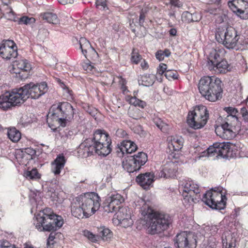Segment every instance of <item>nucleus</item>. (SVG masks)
<instances>
[{"instance_id": "obj_1", "label": "nucleus", "mask_w": 248, "mask_h": 248, "mask_svg": "<svg viewBox=\"0 0 248 248\" xmlns=\"http://www.w3.org/2000/svg\"><path fill=\"white\" fill-rule=\"evenodd\" d=\"M48 91L46 82L34 83L30 82L18 89H14L11 93L6 92L0 96V108L7 110L11 107L23 103L29 98L37 99Z\"/></svg>"}, {"instance_id": "obj_2", "label": "nucleus", "mask_w": 248, "mask_h": 248, "mask_svg": "<svg viewBox=\"0 0 248 248\" xmlns=\"http://www.w3.org/2000/svg\"><path fill=\"white\" fill-rule=\"evenodd\" d=\"M142 214L144 216L148 234H159L172 227L173 217L168 213L148 208L147 211Z\"/></svg>"}, {"instance_id": "obj_3", "label": "nucleus", "mask_w": 248, "mask_h": 248, "mask_svg": "<svg viewBox=\"0 0 248 248\" xmlns=\"http://www.w3.org/2000/svg\"><path fill=\"white\" fill-rule=\"evenodd\" d=\"M223 84L215 76H204L199 80L198 89L202 96L210 102H215L222 97Z\"/></svg>"}, {"instance_id": "obj_4", "label": "nucleus", "mask_w": 248, "mask_h": 248, "mask_svg": "<svg viewBox=\"0 0 248 248\" xmlns=\"http://www.w3.org/2000/svg\"><path fill=\"white\" fill-rule=\"evenodd\" d=\"M49 114L54 121L57 122L63 127L77 119L74 108L67 102H60L58 105H53L49 109Z\"/></svg>"}, {"instance_id": "obj_5", "label": "nucleus", "mask_w": 248, "mask_h": 248, "mask_svg": "<svg viewBox=\"0 0 248 248\" xmlns=\"http://www.w3.org/2000/svg\"><path fill=\"white\" fill-rule=\"evenodd\" d=\"M51 209L46 208L35 216L34 225L40 231H56L63 225V221L61 216L54 213L49 214Z\"/></svg>"}, {"instance_id": "obj_6", "label": "nucleus", "mask_w": 248, "mask_h": 248, "mask_svg": "<svg viewBox=\"0 0 248 248\" xmlns=\"http://www.w3.org/2000/svg\"><path fill=\"white\" fill-rule=\"evenodd\" d=\"M241 118L227 116L224 123L215 128L217 135L220 138L230 140L234 138L240 129Z\"/></svg>"}, {"instance_id": "obj_7", "label": "nucleus", "mask_w": 248, "mask_h": 248, "mask_svg": "<svg viewBox=\"0 0 248 248\" xmlns=\"http://www.w3.org/2000/svg\"><path fill=\"white\" fill-rule=\"evenodd\" d=\"M236 152L233 145L230 142H215L210 146L203 152L202 155L208 156H220L223 158L230 159L236 156Z\"/></svg>"}, {"instance_id": "obj_8", "label": "nucleus", "mask_w": 248, "mask_h": 248, "mask_svg": "<svg viewBox=\"0 0 248 248\" xmlns=\"http://www.w3.org/2000/svg\"><path fill=\"white\" fill-rule=\"evenodd\" d=\"M92 141V144L95 148L97 154L107 156L111 151V140L109 135L104 130H96L92 138H89Z\"/></svg>"}, {"instance_id": "obj_9", "label": "nucleus", "mask_w": 248, "mask_h": 248, "mask_svg": "<svg viewBox=\"0 0 248 248\" xmlns=\"http://www.w3.org/2000/svg\"><path fill=\"white\" fill-rule=\"evenodd\" d=\"M209 118L208 111L203 105L196 106L194 109L189 111L186 122L188 125L194 129L202 128L206 124Z\"/></svg>"}, {"instance_id": "obj_10", "label": "nucleus", "mask_w": 248, "mask_h": 248, "mask_svg": "<svg viewBox=\"0 0 248 248\" xmlns=\"http://www.w3.org/2000/svg\"><path fill=\"white\" fill-rule=\"evenodd\" d=\"M202 201L212 209L220 210L226 207V198L223 195L221 190L217 188V190L207 191L203 195Z\"/></svg>"}, {"instance_id": "obj_11", "label": "nucleus", "mask_w": 248, "mask_h": 248, "mask_svg": "<svg viewBox=\"0 0 248 248\" xmlns=\"http://www.w3.org/2000/svg\"><path fill=\"white\" fill-rule=\"evenodd\" d=\"M81 207L87 214V216L95 213L100 207V197L95 192H88L77 197Z\"/></svg>"}, {"instance_id": "obj_12", "label": "nucleus", "mask_w": 248, "mask_h": 248, "mask_svg": "<svg viewBox=\"0 0 248 248\" xmlns=\"http://www.w3.org/2000/svg\"><path fill=\"white\" fill-rule=\"evenodd\" d=\"M217 31L216 33L217 41L222 44L228 49H234L237 48L238 38L239 34L235 28L232 26L226 28L225 31Z\"/></svg>"}, {"instance_id": "obj_13", "label": "nucleus", "mask_w": 248, "mask_h": 248, "mask_svg": "<svg viewBox=\"0 0 248 248\" xmlns=\"http://www.w3.org/2000/svg\"><path fill=\"white\" fill-rule=\"evenodd\" d=\"M182 186V196L184 202H196L199 201V199H201L200 190L197 184H194L192 182H187Z\"/></svg>"}, {"instance_id": "obj_14", "label": "nucleus", "mask_w": 248, "mask_h": 248, "mask_svg": "<svg viewBox=\"0 0 248 248\" xmlns=\"http://www.w3.org/2000/svg\"><path fill=\"white\" fill-rule=\"evenodd\" d=\"M18 55L17 47L12 40H4L0 45V56L5 60L15 59Z\"/></svg>"}, {"instance_id": "obj_15", "label": "nucleus", "mask_w": 248, "mask_h": 248, "mask_svg": "<svg viewBox=\"0 0 248 248\" xmlns=\"http://www.w3.org/2000/svg\"><path fill=\"white\" fill-rule=\"evenodd\" d=\"M174 245L177 248H193L196 247V241L190 232H182L178 233L173 239Z\"/></svg>"}, {"instance_id": "obj_16", "label": "nucleus", "mask_w": 248, "mask_h": 248, "mask_svg": "<svg viewBox=\"0 0 248 248\" xmlns=\"http://www.w3.org/2000/svg\"><path fill=\"white\" fill-rule=\"evenodd\" d=\"M232 11L243 19L248 18V2L244 0H232L228 2Z\"/></svg>"}, {"instance_id": "obj_17", "label": "nucleus", "mask_w": 248, "mask_h": 248, "mask_svg": "<svg viewBox=\"0 0 248 248\" xmlns=\"http://www.w3.org/2000/svg\"><path fill=\"white\" fill-rule=\"evenodd\" d=\"M178 162L176 160L166 162L161 166L156 173V176L159 178H174L178 171Z\"/></svg>"}, {"instance_id": "obj_18", "label": "nucleus", "mask_w": 248, "mask_h": 248, "mask_svg": "<svg viewBox=\"0 0 248 248\" xmlns=\"http://www.w3.org/2000/svg\"><path fill=\"white\" fill-rule=\"evenodd\" d=\"M124 201L122 196L119 194L108 195L102 204L105 212L112 213L116 212L119 206H117Z\"/></svg>"}, {"instance_id": "obj_19", "label": "nucleus", "mask_w": 248, "mask_h": 248, "mask_svg": "<svg viewBox=\"0 0 248 248\" xmlns=\"http://www.w3.org/2000/svg\"><path fill=\"white\" fill-rule=\"evenodd\" d=\"M91 139H86L81 143L78 149V155L82 158H87L93 155L94 153L97 154L94 146L92 144L93 142Z\"/></svg>"}, {"instance_id": "obj_20", "label": "nucleus", "mask_w": 248, "mask_h": 248, "mask_svg": "<svg viewBox=\"0 0 248 248\" xmlns=\"http://www.w3.org/2000/svg\"><path fill=\"white\" fill-rule=\"evenodd\" d=\"M154 177V173L147 172L138 175L136 177V181L144 189L147 190L152 186Z\"/></svg>"}, {"instance_id": "obj_21", "label": "nucleus", "mask_w": 248, "mask_h": 248, "mask_svg": "<svg viewBox=\"0 0 248 248\" xmlns=\"http://www.w3.org/2000/svg\"><path fill=\"white\" fill-rule=\"evenodd\" d=\"M137 149L138 147L134 142L130 140H124L121 142L120 144L117 145L116 152L118 155L121 156L120 154L123 156L124 154H131L135 152Z\"/></svg>"}, {"instance_id": "obj_22", "label": "nucleus", "mask_w": 248, "mask_h": 248, "mask_svg": "<svg viewBox=\"0 0 248 248\" xmlns=\"http://www.w3.org/2000/svg\"><path fill=\"white\" fill-rule=\"evenodd\" d=\"M223 58V52L221 49H212L207 57V67L210 71H212L214 68V65L216 63L221 61Z\"/></svg>"}, {"instance_id": "obj_23", "label": "nucleus", "mask_w": 248, "mask_h": 248, "mask_svg": "<svg viewBox=\"0 0 248 248\" xmlns=\"http://www.w3.org/2000/svg\"><path fill=\"white\" fill-rule=\"evenodd\" d=\"M71 210L72 215L78 218H83L84 217H88L87 214L83 210L80 205L79 202L77 197L73 199L71 204Z\"/></svg>"}, {"instance_id": "obj_24", "label": "nucleus", "mask_w": 248, "mask_h": 248, "mask_svg": "<svg viewBox=\"0 0 248 248\" xmlns=\"http://www.w3.org/2000/svg\"><path fill=\"white\" fill-rule=\"evenodd\" d=\"M66 160L63 154H59L51 163V170L55 175L59 174L64 168Z\"/></svg>"}, {"instance_id": "obj_25", "label": "nucleus", "mask_w": 248, "mask_h": 248, "mask_svg": "<svg viewBox=\"0 0 248 248\" xmlns=\"http://www.w3.org/2000/svg\"><path fill=\"white\" fill-rule=\"evenodd\" d=\"M123 167L129 173L137 171L140 169V166L138 165L130 156H127L123 161Z\"/></svg>"}, {"instance_id": "obj_26", "label": "nucleus", "mask_w": 248, "mask_h": 248, "mask_svg": "<svg viewBox=\"0 0 248 248\" xmlns=\"http://www.w3.org/2000/svg\"><path fill=\"white\" fill-rule=\"evenodd\" d=\"M233 233L227 232L222 236L223 248H234L236 246V238Z\"/></svg>"}, {"instance_id": "obj_27", "label": "nucleus", "mask_w": 248, "mask_h": 248, "mask_svg": "<svg viewBox=\"0 0 248 248\" xmlns=\"http://www.w3.org/2000/svg\"><path fill=\"white\" fill-rule=\"evenodd\" d=\"M79 47L81 50L82 53L87 58V53L93 52L97 54L94 48L92 47L90 42L85 38L81 37L79 40Z\"/></svg>"}, {"instance_id": "obj_28", "label": "nucleus", "mask_w": 248, "mask_h": 248, "mask_svg": "<svg viewBox=\"0 0 248 248\" xmlns=\"http://www.w3.org/2000/svg\"><path fill=\"white\" fill-rule=\"evenodd\" d=\"M214 66V68L212 71L219 73H226L231 69L227 61L223 58L221 59V61L216 63Z\"/></svg>"}, {"instance_id": "obj_29", "label": "nucleus", "mask_w": 248, "mask_h": 248, "mask_svg": "<svg viewBox=\"0 0 248 248\" xmlns=\"http://www.w3.org/2000/svg\"><path fill=\"white\" fill-rule=\"evenodd\" d=\"M31 64L27 60H21L16 61V65H13V72L24 70V71H30L31 69Z\"/></svg>"}, {"instance_id": "obj_30", "label": "nucleus", "mask_w": 248, "mask_h": 248, "mask_svg": "<svg viewBox=\"0 0 248 248\" xmlns=\"http://www.w3.org/2000/svg\"><path fill=\"white\" fill-rule=\"evenodd\" d=\"M183 146V139L182 137L173 138L169 145L170 150L177 152H179L182 148Z\"/></svg>"}, {"instance_id": "obj_31", "label": "nucleus", "mask_w": 248, "mask_h": 248, "mask_svg": "<svg viewBox=\"0 0 248 248\" xmlns=\"http://www.w3.org/2000/svg\"><path fill=\"white\" fill-rule=\"evenodd\" d=\"M134 161L140 166L141 168L143 166L148 160L147 155L143 152H139L137 154L134 155H131Z\"/></svg>"}, {"instance_id": "obj_32", "label": "nucleus", "mask_w": 248, "mask_h": 248, "mask_svg": "<svg viewBox=\"0 0 248 248\" xmlns=\"http://www.w3.org/2000/svg\"><path fill=\"white\" fill-rule=\"evenodd\" d=\"M155 76L153 74L145 75L141 77L139 82L141 81V84L143 86L149 87L153 85L155 81ZM140 84V83H139Z\"/></svg>"}, {"instance_id": "obj_33", "label": "nucleus", "mask_w": 248, "mask_h": 248, "mask_svg": "<svg viewBox=\"0 0 248 248\" xmlns=\"http://www.w3.org/2000/svg\"><path fill=\"white\" fill-rule=\"evenodd\" d=\"M7 136L9 139L14 142L18 141L21 138L20 132L15 127H12L8 129Z\"/></svg>"}, {"instance_id": "obj_34", "label": "nucleus", "mask_w": 248, "mask_h": 248, "mask_svg": "<svg viewBox=\"0 0 248 248\" xmlns=\"http://www.w3.org/2000/svg\"><path fill=\"white\" fill-rule=\"evenodd\" d=\"M98 235L104 241H108L112 236V233L111 231L108 229L105 228L104 227H101L99 229Z\"/></svg>"}, {"instance_id": "obj_35", "label": "nucleus", "mask_w": 248, "mask_h": 248, "mask_svg": "<svg viewBox=\"0 0 248 248\" xmlns=\"http://www.w3.org/2000/svg\"><path fill=\"white\" fill-rule=\"evenodd\" d=\"M118 209L117 214L118 220H124V218L131 217V212L129 208L119 206Z\"/></svg>"}, {"instance_id": "obj_36", "label": "nucleus", "mask_w": 248, "mask_h": 248, "mask_svg": "<svg viewBox=\"0 0 248 248\" xmlns=\"http://www.w3.org/2000/svg\"><path fill=\"white\" fill-rule=\"evenodd\" d=\"M44 20H46L47 22L53 24H57L59 22V19L56 14L47 12L44 13L43 16Z\"/></svg>"}, {"instance_id": "obj_37", "label": "nucleus", "mask_w": 248, "mask_h": 248, "mask_svg": "<svg viewBox=\"0 0 248 248\" xmlns=\"http://www.w3.org/2000/svg\"><path fill=\"white\" fill-rule=\"evenodd\" d=\"M247 46H248V38H246L243 35L239 34V38H238V42H237V48H234V49H245Z\"/></svg>"}, {"instance_id": "obj_38", "label": "nucleus", "mask_w": 248, "mask_h": 248, "mask_svg": "<svg viewBox=\"0 0 248 248\" xmlns=\"http://www.w3.org/2000/svg\"><path fill=\"white\" fill-rule=\"evenodd\" d=\"M24 175L29 179L36 180L41 178V175L39 173L36 169H33L30 171H27L25 172Z\"/></svg>"}, {"instance_id": "obj_39", "label": "nucleus", "mask_w": 248, "mask_h": 248, "mask_svg": "<svg viewBox=\"0 0 248 248\" xmlns=\"http://www.w3.org/2000/svg\"><path fill=\"white\" fill-rule=\"evenodd\" d=\"M167 71V65L165 63H160L157 69V74L156 76H155V78H156L158 81L160 82L162 81L161 77L164 73L165 74Z\"/></svg>"}, {"instance_id": "obj_40", "label": "nucleus", "mask_w": 248, "mask_h": 248, "mask_svg": "<svg viewBox=\"0 0 248 248\" xmlns=\"http://www.w3.org/2000/svg\"><path fill=\"white\" fill-rule=\"evenodd\" d=\"M83 235L92 242L96 243L100 239V237L98 235L94 234L88 230L83 231Z\"/></svg>"}, {"instance_id": "obj_41", "label": "nucleus", "mask_w": 248, "mask_h": 248, "mask_svg": "<svg viewBox=\"0 0 248 248\" xmlns=\"http://www.w3.org/2000/svg\"><path fill=\"white\" fill-rule=\"evenodd\" d=\"M224 110L227 113V116H235L236 117H241L240 116V110H238L237 108L229 107H225Z\"/></svg>"}, {"instance_id": "obj_42", "label": "nucleus", "mask_w": 248, "mask_h": 248, "mask_svg": "<svg viewBox=\"0 0 248 248\" xmlns=\"http://www.w3.org/2000/svg\"><path fill=\"white\" fill-rule=\"evenodd\" d=\"M166 78L169 80L178 79L179 75L177 71L172 70H167L165 74Z\"/></svg>"}, {"instance_id": "obj_43", "label": "nucleus", "mask_w": 248, "mask_h": 248, "mask_svg": "<svg viewBox=\"0 0 248 248\" xmlns=\"http://www.w3.org/2000/svg\"><path fill=\"white\" fill-rule=\"evenodd\" d=\"M141 59V56L138 52H136L135 49L134 48L131 53V60L132 62L135 64H138Z\"/></svg>"}, {"instance_id": "obj_44", "label": "nucleus", "mask_w": 248, "mask_h": 248, "mask_svg": "<svg viewBox=\"0 0 248 248\" xmlns=\"http://www.w3.org/2000/svg\"><path fill=\"white\" fill-rule=\"evenodd\" d=\"M29 71H24V70H19V71H15L13 72L16 74V77L18 78L21 80L25 79L28 78L29 74Z\"/></svg>"}, {"instance_id": "obj_45", "label": "nucleus", "mask_w": 248, "mask_h": 248, "mask_svg": "<svg viewBox=\"0 0 248 248\" xmlns=\"http://www.w3.org/2000/svg\"><path fill=\"white\" fill-rule=\"evenodd\" d=\"M182 19L184 22H191V20H192V14L188 11L184 12L182 15Z\"/></svg>"}, {"instance_id": "obj_46", "label": "nucleus", "mask_w": 248, "mask_h": 248, "mask_svg": "<svg viewBox=\"0 0 248 248\" xmlns=\"http://www.w3.org/2000/svg\"><path fill=\"white\" fill-rule=\"evenodd\" d=\"M239 113L241 118V120H244L245 122L248 123V111L245 107L242 108L240 110Z\"/></svg>"}, {"instance_id": "obj_47", "label": "nucleus", "mask_w": 248, "mask_h": 248, "mask_svg": "<svg viewBox=\"0 0 248 248\" xmlns=\"http://www.w3.org/2000/svg\"><path fill=\"white\" fill-rule=\"evenodd\" d=\"M124 228L127 227L132 225L133 221L130 217H126L124 220H118Z\"/></svg>"}, {"instance_id": "obj_48", "label": "nucleus", "mask_w": 248, "mask_h": 248, "mask_svg": "<svg viewBox=\"0 0 248 248\" xmlns=\"http://www.w3.org/2000/svg\"><path fill=\"white\" fill-rule=\"evenodd\" d=\"M21 152L23 155H24L25 154L29 155L31 158H32V156L33 155L36 154V151L31 147L23 149Z\"/></svg>"}, {"instance_id": "obj_49", "label": "nucleus", "mask_w": 248, "mask_h": 248, "mask_svg": "<svg viewBox=\"0 0 248 248\" xmlns=\"http://www.w3.org/2000/svg\"><path fill=\"white\" fill-rule=\"evenodd\" d=\"M32 19V18H29L26 16H23L20 18L17 17V20L16 22H18L19 24H24L27 25L30 23V21Z\"/></svg>"}, {"instance_id": "obj_50", "label": "nucleus", "mask_w": 248, "mask_h": 248, "mask_svg": "<svg viewBox=\"0 0 248 248\" xmlns=\"http://www.w3.org/2000/svg\"><path fill=\"white\" fill-rule=\"evenodd\" d=\"M206 248H218L216 242V240L214 237L209 238L208 245Z\"/></svg>"}, {"instance_id": "obj_51", "label": "nucleus", "mask_w": 248, "mask_h": 248, "mask_svg": "<svg viewBox=\"0 0 248 248\" xmlns=\"http://www.w3.org/2000/svg\"><path fill=\"white\" fill-rule=\"evenodd\" d=\"M6 17L8 20H12L15 22H16L17 20V17L15 16L14 12L12 10H11L9 12L6 13Z\"/></svg>"}, {"instance_id": "obj_52", "label": "nucleus", "mask_w": 248, "mask_h": 248, "mask_svg": "<svg viewBox=\"0 0 248 248\" xmlns=\"http://www.w3.org/2000/svg\"><path fill=\"white\" fill-rule=\"evenodd\" d=\"M96 7L100 9L104 10L107 6L106 3L105 1L98 0L96 1Z\"/></svg>"}, {"instance_id": "obj_53", "label": "nucleus", "mask_w": 248, "mask_h": 248, "mask_svg": "<svg viewBox=\"0 0 248 248\" xmlns=\"http://www.w3.org/2000/svg\"><path fill=\"white\" fill-rule=\"evenodd\" d=\"M157 127L163 132H166L169 128L168 125L163 121Z\"/></svg>"}, {"instance_id": "obj_54", "label": "nucleus", "mask_w": 248, "mask_h": 248, "mask_svg": "<svg viewBox=\"0 0 248 248\" xmlns=\"http://www.w3.org/2000/svg\"><path fill=\"white\" fill-rule=\"evenodd\" d=\"M155 57L159 61H163L164 59V56L163 54V50H159L155 53Z\"/></svg>"}, {"instance_id": "obj_55", "label": "nucleus", "mask_w": 248, "mask_h": 248, "mask_svg": "<svg viewBox=\"0 0 248 248\" xmlns=\"http://www.w3.org/2000/svg\"><path fill=\"white\" fill-rule=\"evenodd\" d=\"M82 67L86 71H91L93 68V66L91 64L90 62L87 63L84 62L82 64Z\"/></svg>"}, {"instance_id": "obj_56", "label": "nucleus", "mask_w": 248, "mask_h": 248, "mask_svg": "<svg viewBox=\"0 0 248 248\" xmlns=\"http://www.w3.org/2000/svg\"><path fill=\"white\" fill-rule=\"evenodd\" d=\"M192 20H191V22H198L199 21L202 17L198 13H195L192 14Z\"/></svg>"}, {"instance_id": "obj_57", "label": "nucleus", "mask_w": 248, "mask_h": 248, "mask_svg": "<svg viewBox=\"0 0 248 248\" xmlns=\"http://www.w3.org/2000/svg\"><path fill=\"white\" fill-rule=\"evenodd\" d=\"M15 245H12L7 241H3L1 244V248H13Z\"/></svg>"}, {"instance_id": "obj_58", "label": "nucleus", "mask_w": 248, "mask_h": 248, "mask_svg": "<svg viewBox=\"0 0 248 248\" xmlns=\"http://www.w3.org/2000/svg\"><path fill=\"white\" fill-rule=\"evenodd\" d=\"M140 101V99L137 98L136 97H132L130 99V103L135 106H138Z\"/></svg>"}, {"instance_id": "obj_59", "label": "nucleus", "mask_w": 248, "mask_h": 248, "mask_svg": "<svg viewBox=\"0 0 248 248\" xmlns=\"http://www.w3.org/2000/svg\"><path fill=\"white\" fill-rule=\"evenodd\" d=\"M146 15L140 14L139 19V23L140 26H143V23L145 21Z\"/></svg>"}, {"instance_id": "obj_60", "label": "nucleus", "mask_w": 248, "mask_h": 248, "mask_svg": "<svg viewBox=\"0 0 248 248\" xmlns=\"http://www.w3.org/2000/svg\"><path fill=\"white\" fill-rule=\"evenodd\" d=\"M87 111L92 116H95L97 114V110L93 108L89 107Z\"/></svg>"}, {"instance_id": "obj_61", "label": "nucleus", "mask_w": 248, "mask_h": 248, "mask_svg": "<svg viewBox=\"0 0 248 248\" xmlns=\"http://www.w3.org/2000/svg\"><path fill=\"white\" fill-rule=\"evenodd\" d=\"M58 2L62 5H66L67 4H72L74 2V0H58Z\"/></svg>"}, {"instance_id": "obj_62", "label": "nucleus", "mask_w": 248, "mask_h": 248, "mask_svg": "<svg viewBox=\"0 0 248 248\" xmlns=\"http://www.w3.org/2000/svg\"><path fill=\"white\" fill-rule=\"evenodd\" d=\"M163 121L159 118L156 117L153 119L154 123L156 125V126H158Z\"/></svg>"}, {"instance_id": "obj_63", "label": "nucleus", "mask_w": 248, "mask_h": 248, "mask_svg": "<svg viewBox=\"0 0 248 248\" xmlns=\"http://www.w3.org/2000/svg\"><path fill=\"white\" fill-rule=\"evenodd\" d=\"M54 238H55V236L54 235H53V233L51 232L49 234V236L47 239V245L50 246V242H51V243L54 242L53 241H54Z\"/></svg>"}, {"instance_id": "obj_64", "label": "nucleus", "mask_w": 248, "mask_h": 248, "mask_svg": "<svg viewBox=\"0 0 248 248\" xmlns=\"http://www.w3.org/2000/svg\"><path fill=\"white\" fill-rule=\"evenodd\" d=\"M116 134L117 136H120L123 137L126 135V132L122 129H118L116 132Z\"/></svg>"}]
</instances>
